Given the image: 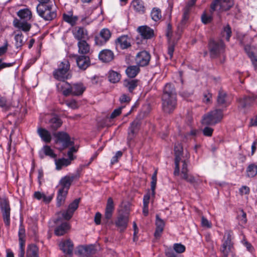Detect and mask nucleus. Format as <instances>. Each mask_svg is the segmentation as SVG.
I'll list each match as a JSON object with an SVG mask.
<instances>
[{
	"instance_id": "9",
	"label": "nucleus",
	"mask_w": 257,
	"mask_h": 257,
	"mask_svg": "<svg viewBox=\"0 0 257 257\" xmlns=\"http://www.w3.org/2000/svg\"><path fill=\"white\" fill-rule=\"evenodd\" d=\"M0 209L5 225L9 226L10 224L11 208L8 199L0 198Z\"/></svg>"
},
{
	"instance_id": "17",
	"label": "nucleus",
	"mask_w": 257,
	"mask_h": 257,
	"mask_svg": "<svg viewBox=\"0 0 257 257\" xmlns=\"http://www.w3.org/2000/svg\"><path fill=\"white\" fill-rule=\"evenodd\" d=\"M74 38L78 41L85 40L88 37L87 30L82 27H75L72 30Z\"/></svg>"
},
{
	"instance_id": "5",
	"label": "nucleus",
	"mask_w": 257,
	"mask_h": 257,
	"mask_svg": "<svg viewBox=\"0 0 257 257\" xmlns=\"http://www.w3.org/2000/svg\"><path fill=\"white\" fill-rule=\"evenodd\" d=\"M38 15L46 21H52L57 17L56 9L52 5H40L37 7Z\"/></svg>"
},
{
	"instance_id": "48",
	"label": "nucleus",
	"mask_w": 257,
	"mask_h": 257,
	"mask_svg": "<svg viewBox=\"0 0 257 257\" xmlns=\"http://www.w3.org/2000/svg\"><path fill=\"white\" fill-rule=\"evenodd\" d=\"M120 75L114 71H110L108 75V80L110 82L115 83L119 81Z\"/></svg>"
},
{
	"instance_id": "41",
	"label": "nucleus",
	"mask_w": 257,
	"mask_h": 257,
	"mask_svg": "<svg viewBox=\"0 0 257 257\" xmlns=\"http://www.w3.org/2000/svg\"><path fill=\"white\" fill-rule=\"evenodd\" d=\"M246 173L247 177H255L257 175V165L254 163L249 164L246 168Z\"/></svg>"
},
{
	"instance_id": "34",
	"label": "nucleus",
	"mask_w": 257,
	"mask_h": 257,
	"mask_svg": "<svg viewBox=\"0 0 257 257\" xmlns=\"http://www.w3.org/2000/svg\"><path fill=\"white\" fill-rule=\"evenodd\" d=\"M78 52L81 54H87L90 51V46L85 40L79 41L77 44Z\"/></svg>"
},
{
	"instance_id": "40",
	"label": "nucleus",
	"mask_w": 257,
	"mask_h": 257,
	"mask_svg": "<svg viewBox=\"0 0 257 257\" xmlns=\"http://www.w3.org/2000/svg\"><path fill=\"white\" fill-rule=\"evenodd\" d=\"M17 15L21 19L27 21L31 19L32 12L28 9H21L17 12Z\"/></svg>"
},
{
	"instance_id": "61",
	"label": "nucleus",
	"mask_w": 257,
	"mask_h": 257,
	"mask_svg": "<svg viewBox=\"0 0 257 257\" xmlns=\"http://www.w3.org/2000/svg\"><path fill=\"white\" fill-rule=\"evenodd\" d=\"M201 20L203 23L206 24L209 23L212 20V17L210 16H207L206 14H204L201 17Z\"/></svg>"
},
{
	"instance_id": "24",
	"label": "nucleus",
	"mask_w": 257,
	"mask_h": 257,
	"mask_svg": "<svg viewBox=\"0 0 257 257\" xmlns=\"http://www.w3.org/2000/svg\"><path fill=\"white\" fill-rule=\"evenodd\" d=\"M193 7L186 5L183 10V14L182 20L178 26L181 29H183L189 23L190 19V14Z\"/></svg>"
},
{
	"instance_id": "8",
	"label": "nucleus",
	"mask_w": 257,
	"mask_h": 257,
	"mask_svg": "<svg viewBox=\"0 0 257 257\" xmlns=\"http://www.w3.org/2000/svg\"><path fill=\"white\" fill-rule=\"evenodd\" d=\"M224 47V44L222 41L210 40L208 43V49L210 57L212 58L218 57L223 52Z\"/></svg>"
},
{
	"instance_id": "21",
	"label": "nucleus",
	"mask_w": 257,
	"mask_h": 257,
	"mask_svg": "<svg viewBox=\"0 0 257 257\" xmlns=\"http://www.w3.org/2000/svg\"><path fill=\"white\" fill-rule=\"evenodd\" d=\"M114 58V54L112 51L109 49H103L98 54L99 59L104 63H109L112 61Z\"/></svg>"
},
{
	"instance_id": "11",
	"label": "nucleus",
	"mask_w": 257,
	"mask_h": 257,
	"mask_svg": "<svg viewBox=\"0 0 257 257\" xmlns=\"http://www.w3.org/2000/svg\"><path fill=\"white\" fill-rule=\"evenodd\" d=\"M111 32L109 29L103 28L100 30L99 34L95 36V44L98 46L104 45L111 37Z\"/></svg>"
},
{
	"instance_id": "25",
	"label": "nucleus",
	"mask_w": 257,
	"mask_h": 257,
	"mask_svg": "<svg viewBox=\"0 0 257 257\" xmlns=\"http://www.w3.org/2000/svg\"><path fill=\"white\" fill-rule=\"evenodd\" d=\"M62 18L65 22L69 24L71 26L76 25L78 20V17L73 15L72 11H69L67 13H63Z\"/></svg>"
},
{
	"instance_id": "30",
	"label": "nucleus",
	"mask_w": 257,
	"mask_h": 257,
	"mask_svg": "<svg viewBox=\"0 0 257 257\" xmlns=\"http://www.w3.org/2000/svg\"><path fill=\"white\" fill-rule=\"evenodd\" d=\"M217 105L219 106L227 107L229 104L227 97V94L223 90H220L218 92L217 98Z\"/></svg>"
},
{
	"instance_id": "7",
	"label": "nucleus",
	"mask_w": 257,
	"mask_h": 257,
	"mask_svg": "<svg viewBox=\"0 0 257 257\" xmlns=\"http://www.w3.org/2000/svg\"><path fill=\"white\" fill-rule=\"evenodd\" d=\"M234 5L233 0H214L210 5V12L213 13L217 10L220 12L228 11Z\"/></svg>"
},
{
	"instance_id": "59",
	"label": "nucleus",
	"mask_w": 257,
	"mask_h": 257,
	"mask_svg": "<svg viewBox=\"0 0 257 257\" xmlns=\"http://www.w3.org/2000/svg\"><path fill=\"white\" fill-rule=\"evenodd\" d=\"M202 132L205 136L211 137L212 135L213 129L211 127L206 126L203 128Z\"/></svg>"
},
{
	"instance_id": "20",
	"label": "nucleus",
	"mask_w": 257,
	"mask_h": 257,
	"mask_svg": "<svg viewBox=\"0 0 257 257\" xmlns=\"http://www.w3.org/2000/svg\"><path fill=\"white\" fill-rule=\"evenodd\" d=\"M49 125L48 128L52 131H56L62 124V121L57 115H53L51 118L46 122Z\"/></svg>"
},
{
	"instance_id": "62",
	"label": "nucleus",
	"mask_w": 257,
	"mask_h": 257,
	"mask_svg": "<svg viewBox=\"0 0 257 257\" xmlns=\"http://www.w3.org/2000/svg\"><path fill=\"white\" fill-rule=\"evenodd\" d=\"M201 224L204 227L210 228L211 227V223L204 216L201 218Z\"/></svg>"
},
{
	"instance_id": "51",
	"label": "nucleus",
	"mask_w": 257,
	"mask_h": 257,
	"mask_svg": "<svg viewBox=\"0 0 257 257\" xmlns=\"http://www.w3.org/2000/svg\"><path fill=\"white\" fill-rule=\"evenodd\" d=\"M232 32L231 27L229 25H226L224 27L223 32V36H225L226 40L227 41H229L230 38L231 36Z\"/></svg>"
},
{
	"instance_id": "18",
	"label": "nucleus",
	"mask_w": 257,
	"mask_h": 257,
	"mask_svg": "<svg viewBox=\"0 0 257 257\" xmlns=\"http://www.w3.org/2000/svg\"><path fill=\"white\" fill-rule=\"evenodd\" d=\"M137 31L144 39H151L154 36V30L146 25L139 27Z\"/></svg>"
},
{
	"instance_id": "26",
	"label": "nucleus",
	"mask_w": 257,
	"mask_h": 257,
	"mask_svg": "<svg viewBox=\"0 0 257 257\" xmlns=\"http://www.w3.org/2000/svg\"><path fill=\"white\" fill-rule=\"evenodd\" d=\"M57 85V90L58 91L62 92L63 95L67 96L70 95V84L66 81V80H59Z\"/></svg>"
},
{
	"instance_id": "49",
	"label": "nucleus",
	"mask_w": 257,
	"mask_h": 257,
	"mask_svg": "<svg viewBox=\"0 0 257 257\" xmlns=\"http://www.w3.org/2000/svg\"><path fill=\"white\" fill-rule=\"evenodd\" d=\"M10 107L11 105L8 102L6 98L0 95V107H1L3 110L7 111L10 109Z\"/></svg>"
},
{
	"instance_id": "50",
	"label": "nucleus",
	"mask_w": 257,
	"mask_h": 257,
	"mask_svg": "<svg viewBox=\"0 0 257 257\" xmlns=\"http://www.w3.org/2000/svg\"><path fill=\"white\" fill-rule=\"evenodd\" d=\"M73 215V213L67 209V210L66 211L59 212L58 213L59 216L58 217H60H60V216H61L64 219L68 220L71 219Z\"/></svg>"
},
{
	"instance_id": "44",
	"label": "nucleus",
	"mask_w": 257,
	"mask_h": 257,
	"mask_svg": "<svg viewBox=\"0 0 257 257\" xmlns=\"http://www.w3.org/2000/svg\"><path fill=\"white\" fill-rule=\"evenodd\" d=\"M68 192L66 191L59 190L58 192L57 197V205L58 207L61 206L65 202Z\"/></svg>"
},
{
	"instance_id": "39",
	"label": "nucleus",
	"mask_w": 257,
	"mask_h": 257,
	"mask_svg": "<svg viewBox=\"0 0 257 257\" xmlns=\"http://www.w3.org/2000/svg\"><path fill=\"white\" fill-rule=\"evenodd\" d=\"M140 71L138 65H133L128 66L125 70V73L128 77L130 78L135 77Z\"/></svg>"
},
{
	"instance_id": "3",
	"label": "nucleus",
	"mask_w": 257,
	"mask_h": 257,
	"mask_svg": "<svg viewBox=\"0 0 257 257\" xmlns=\"http://www.w3.org/2000/svg\"><path fill=\"white\" fill-rule=\"evenodd\" d=\"M55 138V143L58 145V150L62 151L64 149L74 145L73 141H71L69 134L66 132L60 131L53 134Z\"/></svg>"
},
{
	"instance_id": "38",
	"label": "nucleus",
	"mask_w": 257,
	"mask_h": 257,
	"mask_svg": "<svg viewBox=\"0 0 257 257\" xmlns=\"http://www.w3.org/2000/svg\"><path fill=\"white\" fill-rule=\"evenodd\" d=\"M39 249L34 244H30L28 246L26 252V257H39Z\"/></svg>"
},
{
	"instance_id": "12",
	"label": "nucleus",
	"mask_w": 257,
	"mask_h": 257,
	"mask_svg": "<svg viewBox=\"0 0 257 257\" xmlns=\"http://www.w3.org/2000/svg\"><path fill=\"white\" fill-rule=\"evenodd\" d=\"M54 222L57 226L55 229V234L57 236H61L65 234L70 228L69 223L67 222H62V218L58 217Z\"/></svg>"
},
{
	"instance_id": "16",
	"label": "nucleus",
	"mask_w": 257,
	"mask_h": 257,
	"mask_svg": "<svg viewBox=\"0 0 257 257\" xmlns=\"http://www.w3.org/2000/svg\"><path fill=\"white\" fill-rule=\"evenodd\" d=\"M77 178V175H66L60 180L59 185L61 187L59 190L68 192L72 182Z\"/></svg>"
},
{
	"instance_id": "13",
	"label": "nucleus",
	"mask_w": 257,
	"mask_h": 257,
	"mask_svg": "<svg viewBox=\"0 0 257 257\" xmlns=\"http://www.w3.org/2000/svg\"><path fill=\"white\" fill-rule=\"evenodd\" d=\"M151 59V55L146 51L139 52L135 58V61L139 67H144L148 65Z\"/></svg>"
},
{
	"instance_id": "28",
	"label": "nucleus",
	"mask_w": 257,
	"mask_h": 257,
	"mask_svg": "<svg viewBox=\"0 0 257 257\" xmlns=\"http://www.w3.org/2000/svg\"><path fill=\"white\" fill-rule=\"evenodd\" d=\"M59 246L60 249L65 254L71 255L73 250V244L70 240H66L61 242Z\"/></svg>"
},
{
	"instance_id": "15",
	"label": "nucleus",
	"mask_w": 257,
	"mask_h": 257,
	"mask_svg": "<svg viewBox=\"0 0 257 257\" xmlns=\"http://www.w3.org/2000/svg\"><path fill=\"white\" fill-rule=\"evenodd\" d=\"M140 127V122L139 120H134L130 124L128 128L127 132V144H129L130 142L135 138L136 134L138 133Z\"/></svg>"
},
{
	"instance_id": "22",
	"label": "nucleus",
	"mask_w": 257,
	"mask_h": 257,
	"mask_svg": "<svg viewBox=\"0 0 257 257\" xmlns=\"http://www.w3.org/2000/svg\"><path fill=\"white\" fill-rule=\"evenodd\" d=\"M76 61L79 68L82 70H86L90 65V58L86 55H76Z\"/></svg>"
},
{
	"instance_id": "10",
	"label": "nucleus",
	"mask_w": 257,
	"mask_h": 257,
	"mask_svg": "<svg viewBox=\"0 0 257 257\" xmlns=\"http://www.w3.org/2000/svg\"><path fill=\"white\" fill-rule=\"evenodd\" d=\"M231 232H225L223 239L224 241L220 247L221 257H227L229 253L232 251L233 244L231 242Z\"/></svg>"
},
{
	"instance_id": "33",
	"label": "nucleus",
	"mask_w": 257,
	"mask_h": 257,
	"mask_svg": "<svg viewBox=\"0 0 257 257\" xmlns=\"http://www.w3.org/2000/svg\"><path fill=\"white\" fill-rule=\"evenodd\" d=\"M117 45H119L121 49H127L131 47L130 39L126 35H123L118 38L116 40Z\"/></svg>"
},
{
	"instance_id": "6",
	"label": "nucleus",
	"mask_w": 257,
	"mask_h": 257,
	"mask_svg": "<svg viewBox=\"0 0 257 257\" xmlns=\"http://www.w3.org/2000/svg\"><path fill=\"white\" fill-rule=\"evenodd\" d=\"M222 110L216 109L212 110L203 116V123L206 125H215L223 118Z\"/></svg>"
},
{
	"instance_id": "37",
	"label": "nucleus",
	"mask_w": 257,
	"mask_h": 257,
	"mask_svg": "<svg viewBox=\"0 0 257 257\" xmlns=\"http://www.w3.org/2000/svg\"><path fill=\"white\" fill-rule=\"evenodd\" d=\"M139 81L137 79H126L124 81L123 85L130 92H132L138 85Z\"/></svg>"
},
{
	"instance_id": "46",
	"label": "nucleus",
	"mask_w": 257,
	"mask_h": 257,
	"mask_svg": "<svg viewBox=\"0 0 257 257\" xmlns=\"http://www.w3.org/2000/svg\"><path fill=\"white\" fill-rule=\"evenodd\" d=\"M152 19L155 22L159 21L162 18L161 11L160 9L154 8L151 13Z\"/></svg>"
},
{
	"instance_id": "63",
	"label": "nucleus",
	"mask_w": 257,
	"mask_h": 257,
	"mask_svg": "<svg viewBox=\"0 0 257 257\" xmlns=\"http://www.w3.org/2000/svg\"><path fill=\"white\" fill-rule=\"evenodd\" d=\"M242 242L243 244L246 247L247 250L250 252H252V251L254 250L253 247L249 242L244 239Z\"/></svg>"
},
{
	"instance_id": "53",
	"label": "nucleus",
	"mask_w": 257,
	"mask_h": 257,
	"mask_svg": "<svg viewBox=\"0 0 257 257\" xmlns=\"http://www.w3.org/2000/svg\"><path fill=\"white\" fill-rule=\"evenodd\" d=\"M247 49L246 47L245 48V50L246 51L247 53L248 56L250 59L252 64L253 65L255 68L257 69V58L255 56L254 53L252 52L247 51Z\"/></svg>"
},
{
	"instance_id": "14",
	"label": "nucleus",
	"mask_w": 257,
	"mask_h": 257,
	"mask_svg": "<svg viewBox=\"0 0 257 257\" xmlns=\"http://www.w3.org/2000/svg\"><path fill=\"white\" fill-rule=\"evenodd\" d=\"M19 241L20 244V252L19 254V257H25V229L24 226L23 225L22 222L21 223L19 232Z\"/></svg>"
},
{
	"instance_id": "2",
	"label": "nucleus",
	"mask_w": 257,
	"mask_h": 257,
	"mask_svg": "<svg viewBox=\"0 0 257 257\" xmlns=\"http://www.w3.org/2000/svg\"><path fill=\"white\" fill-rule=\"evenodd\" d=\"M177 93L173 84L167 83L164 86L162 96V107L166 113H171L176 108Z\"/></svg>"
},
{
	"instance_id": "64",
	"label": "nucleus",
	"mask_w": 257,
	"mask_h": 257,
	"mask_svg": "<svg viewBox=\"0 0 257 257\" xmlns=\"http://www.w3.org/2000/svg\"><path fill=\"white\" fill-rule=\"evenodd\" d=\"M131 100V98L126 94H123L119 98V101L121 103L129 102Z\"/></svg>"
},
{
	"instance_id": "43",
	"label": "nucleus",
	"mask_w": 257,
	"mask_h": 257,
	"mask_svg": "<svg viewBox=\"0 0 257 257\" xmlns=\"http://www.w3.org/2000/svg\"><path fill=\"white\" fill-rule=\"evenodd\" d=\"M56 168L58 170H60L64 166L66 167L71 164L70 160L65 158H61L55 159Z\"/></svg>"
},
{
	"instance_id": "1",
	"label": "nucleus",
	"mask_w": 257,
	"mask_h": 257,
	"mask_svg": "<svg viewBox=\"0 0 257 257\" xmlns=\"http://www.w3.org/2000/svg\"><path fill=\"white\" fill-rule=\"evenodd\" d=\"M183 151V147L181 144L177 143L175 145V169L173 174L175 176L180 175L182 179L193 184L196 182V180L193 176L188 174L189 160L188 159L182 160Z\"/></svg>"
},
{
	"instance_id": "47",
	"label": "nucleus",
	"mask_w": 257,
	"mask_h": 257,
	"mask_svg": "<svg viewBox=\"0 0 257 257\" xmlns=\"http://www.w3.org/2000/svg\"><path fill=\"white\" fill-rule=\"evenodd\" d=\"M42 151L45 155L50 157L51 158L56 159L57 157L53 150L49 146L45 145L42 149Z\"/></svg>"
},
{
	"instance_id": "32",
	"label": "nucleus",
	"mask_w": 257,
	"mask_h": 257,
	"mask_svg": "<svg viewBox=\"0 0 257 257\" xmlns=\"http://www.w3.org/2000/svg\"><path fill=\"white\" fill-rule=\"evenodd\" d=\"M85 90V87L81 83H75L73 85H70V94L73 95H80Z\"/></svg>"
},
{
	"instance_id": "45",
	"label": "nucleus",
	"mask_w": 257,
	"mask_h": 257,
	"mask_svg": "<svg viewBox=\"0 0 257 257\" xmlns=\"http://www.w3.org/2000/svg\"><path fill=\"white\" fill-rule=\"evenodd\" d=\"M18 33L15 34V45L17 48H21L25 43L24 36L20 31H18Z\"/></svg>"
},
{
	"instance_id": "57",
	"label": "nucleus",
	"mask_w": 257,
	"mask_h": 257,
	"mask_svg": "<svg viewBox=\"0 0 257 257\" xmlns=\"http://www.w3.org/2000/svg\"><path fill=\"white\" fill-rule=\"evenodd\" d=\"M166 255L167 257H183L182 255L176 254L172 248H168L165 251Z\"/></svg>"
},
{
	"instance_id": "42",
	"label": "nucleus",
	"mask_w": 257,
	"mask_h": 257,
	"mask_svg": "<svg viewBox=\"0 0 257 257\" xmlns=\"http://www.w3.org/2000/svg\"><path fill=\"white\" fill-rule=\"evenodd\" d=\"M132 5L134 9L136 12L140 13H144L145 11L144 3L141 1L134 0L132 2Z\"/></svg>"
},
{
	"instance_id": "55",
	"label": "nucleus",
	"mask_w": 257,
	"mask_h": 257,
	"mask_svg": "<svg viewBox=\"0 0 257 257\" xmlns=\"http://www.w3.org/2000/svg\"><path fill=\"white\" fill-rule=\"evenodd\" d=\"M123 153L120 151L116 152L115 155L111 159L110 164L113 165L118 162V159H120L122 156Z\"/></svg>"
},
{
	"instance_id": "19",
	"label": "nucleus",
	"mask_w": 257,
	"mask_h": 257,
	"mask_svg": "<svg viewBox=\"0 0 257 257\" xmlns=\"http://www.w3.org/2000/svg\"><path fill=\"white\" fill-rule=\"evenodd\" d=\"M128 216L126 214H120L117 216L115 224L120 231L124 230L127 226Z\"/></svg>"
},
{
	"instance_id": "60",
	"label": "nucleus",
	"mask_w": 257,
	"mask_h": 257,
	"mask_svg": "<svg viewBox=\"0 0 257 257\" xmlns=\"http://www.w3.org/2000/svg\"><path fill=\"white\" fill-rule=\"evenodd\" d=\"M122 108V107H119V108L114 109L111 113L110 118L113 119L120 115L121 112V109Z\"/></svg>"
},
{
	"instance_id": "56",
	"label": "nucleus",
	"mask_w": 257,
	"mask_h": 257,
	"mask_svg": "<svg viewBox=\"0 0 257 257\" xmlns=\"http://www.w3.org/2000/svg\"><path fill=\"white\" fill-rule=\"evenodd\" d=\"M237 217L242 224H245L247 222L246 214L243 210H241L240 213L238 214Z\"/></svg>"
},
{
	"instance_id": "23",
	"label": "nucleus",
	"mask_w": 257,
	"mask_h": 257,
	"mask_svg": "<svg viewBox=\"0 0 257 257\" xmlns=\"http://www.w3.org/2000/svg\"><path fill=\"white\" fill-rule=\"evenodd\" d=\"M114 210V205L113 199L111 197H109L107 201L105 210L104 221L107 222L111 218Z\"/></svg>"
},
{
	"instance_id": "36",
	"label": "nucleus",
	"mask_w": 257,
	"mask_h": 257,
	"mask_svg": "<svg viewBox=\"0 0 257 257\" xmlns=\"http://www.w3.org/2000/svg\"><path fill=\"white\" fill-rule=\"evenodd\" d=\"M79 251L81 254H83L87 257H90L92 255L95 254L96 250L95 249V246L91 244L83 246Z\"/></svg>"
},
{
	"instance_id": "31",
	"label": "nucleus",
	"mask_w": 257,
	"mask_h": 257,
	"mask_svg": "<svg viewBox=\"0 0 257 257\" xmlns=\"http://www.w3.org/2000/svg\"><path fill=\"white\" fill-rule=\"evenodd\" d=\"M37 133L41 140L46 143H49L52 140L51 133L47 130L39 127L37 129Z\"/></svg>"
},
{
	"instance_id": "29",
	"label": "nucleus",
	"mask_w": 257,
	"mask_h": 257,
	"mask_svg": "<svg viewBox=\"0 0 257 257\" xmlns=\"http://www.w3.org/2000/svg\"><path fill=\"white\" fill-rule=\"evenodd\" d=\"M156 228L154 233V235L156 238L160 237L161 235V234L164 230L165 226V222L159 216V215H156Z\"/></svg>"
},
{
	"instance_id": "27",
	"label": "nucleus",
	"mask_w": 257,
	"mask_h": 257,
	"mask_svg": "<svg viewBox=\"0 0 257 257\" xmlns=\"http://www.w3.org/2000/svg\"><path fill=\"white\" fill-rule=\"evenodd\" d=\"M13 25L15 28L24 32H29L31 28V25L30 24L25 21H21L17 18L14 20Z\"/></svg>"
},
{
	"instance_id": "58",
	"label": "nucleus",
	"mask_w": 257,
	"mask_h": 257,
	"mask_svg": "<svg viewBox=\"0 0 257 257\" xmlns=\"http://www.w3.org/2000/svg\"><path fill=\"white\" fill-rule=\"evenodd\" d=\"M157 180V177H155V175H152L151 181V190L152 192V194L153 195H154L155 194V189L156 187Z\"/></svg>"
},
{
	"instance_id": "35",
	"label": "nucleus",
	"mask_w": 257,
	"mask_h": 257,
	"mask_svg": "<svg viewBox=\"0 0 257 257\" xmlns=\"http://www.w3.org/2000/svg\"><path fill=\"white\" fill-rule=\"evenodd\" d=\"M254 99L250 96H244L238 99L239 106L242 108L249 107L253 102Z\"/></svg>"
},
{
	"instance_id": "4",
	"label": "nucleus",
	"mask_w": 257,
	"mask_h": 257,
	"mask_svg": "<svg viewBox=\"0 0 257 257\" xmlns=\"http://www.w3.org/2000/svg\"><path fill=\"white\" fill-rule=\"evenodd\" d=\"M70 63L67 60H64L55 69L53 72L54 77L58 80H66L71 77L68 72L70 69Z\"/></svg>"
},
{
	"instance_id": "52",
	"label": "nucleus",
	"mask_w": 257,
	"mask_h": 257,
	"mask_svg": "<svg viewBox=\"0 0 257 257\" xmlns=\"http://www.w3.org/2000/svg\"><path fill=\"white\" fill-rule=\"evenodd\" d=\"M79 202L80 199H75L72 203L69 204L68 209L74 213V211L77 209L78 207Z\"/></svg>"
},
{
	"instance_id": "54",
	"label": "nucleus",
	"mask_w": 257,
	"mask_h": 257,
	"mask_svg": "<svg viewBox=\"0 0 257 257\" xmlns=\"http://www.w3.org/2000/svg\"><path fill=\"white\" fill-rule=\"evenodd\" d=\"M174 250L178 253H181L185 251V246L181 243H175L173 245Z\"/></svg>"
}]
</instances>
